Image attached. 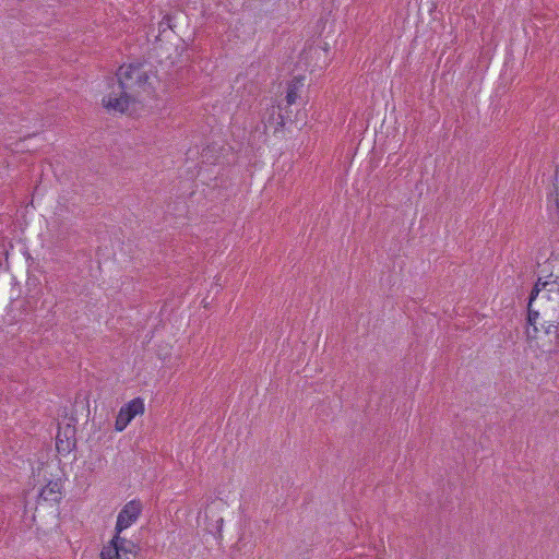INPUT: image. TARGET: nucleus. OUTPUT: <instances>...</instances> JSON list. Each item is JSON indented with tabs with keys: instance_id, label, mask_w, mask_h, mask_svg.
<instances>
[{
	"instance_id": "9b49d317",
	"label": "nucleus",
	"mask_w": 559,
	"mask_h": 559,
	"mask_svg": "<svg viewBox=\"0 0 559 559\" xmlns=\"http://www.w3.org/2000/svg\"><path fill=\"white\" fill-rule=\"evenodd\" d=\"M62 443H63V441L60 439V436L58 435L57 436V449H58V451L60 452V451L70 450V442L69 441H67V448H63Z\"/></svg>"
},
{
	"instance_id": "f257e3e1",
	"label": "nucleus",
	"mask_w": 559,
	"mask_h": 559,
	"mask_svg": "<svg viewBox=\"0 0 559 559\" xmlns=\"http://www.w3.org/2000/svg\"><path fill=\"white\" fill-rule=\"evenodd\" d=\"M150 72L151 66L146 62L136 61L121 66L116 73L117 84L103 98L104 107L121 114L128 112L135 103V95L150 85Z\"/></svg>"
},
{
	"instance_id": "ddd939ff",
	"label": "nucleus",
	"mask_w": 559,
	"mask_h": 559,
	"mask_svg": "<svg viewBox=\"0 0 559 559\" xmlns=\"http://www.w3.org/2000/svg\"><path fill=\"white\" fill-rule=\"evenodd\" d=\"M527 335H528V337H536V335H535V334H532V332L530 331V329L527 330Z\"/></svg>"
},
{
	"instance_id": "39448f33",
	"label": "nucleus",
	"mask_w": 559,
	"mask_h": 559,
	"mask_svg": "<svg viewBox=\"0 0 559 559\" xmlns=\"http://www.w3.org/2000/svg\"><path fill=\"white\" fill-rule=\"evenodd\" d=\"M143 412H144V403L140 397L134 399V400L130 401L129 403H127L119 411V414L117 416L116 424H115L116 430L122 431L138 414H142Z\"/></svg>"
},
{
	"instance_id": "1a4fd4ad",
	"label": "nucleus",
	"mask_w": 559,
	"mask_h": 559,
	"mask_svg": "<svg viewBox=\"0 0 559 559\" xmlns=\"http://www.w3.org/2000/svg\"><path fill=\"white\" fill-rule=\"evenodd\" d=\"M301 86H302L301 79H296V78L288 84L287 94L285 97L287 106L295 104V102L298 97V90Z\"/></svg>"
},
{
	"instance_id": "6e6552de",
	"label": "nucleus",
	"mask_w": 559,
	"mask_h": 559,
	"mask_svg": "<svg viewBox=\"0 0 559 559\" xmlns=\"http://www.w3.org/2000/svg\"><path fill=\"white\" fill-rule=\"evenodd\" d=\"M61 483L60 480H50L40 491L39 496L46 501L59 502L61 499Z\"/></svg>"
},
{
	"instance_id": "7ed1b4c3",
	"label": "nucleus",
	"mask_w": 559,
	"mask_h": 559,
	"mask_svg": "<svg viewBox=\"0 0 559 559\" xmlns=\"http://www.w3.org/2000/svg\"><path fill=\"white\" fill-rule=\"evenodd\" d=\"M141 551V547L116 532L110 545L103 548L100 552L102 559H120L122 556L130 559V556L136 558Z\"/></svg>"
},
{
	"instance_id": "9d476101",
	"label": "nucleus",
	"mask_w": 559,
	"mask_h": 559,
	"mask_svg": "<svg viewBox=\"0 0 559 559\" xmlns=\"http://www.w3.org/2000/svg\"><path fill=\"white\" fill-rule=\"evenodd\" d=\"M545 323H547V325L545 326V333L548 335L554 334L555 338L558 341L559 340V324H557L556 322H551L550 319H547L545 321Z\"/></svg>"
},
{
	"instance_id": "20e7f679",
	"label": "nucleus",
	"mask_w": 559,
	"mask_h": 559,
	"mask_svg": "<svg viewBox=\"0 0 559 559\" xmlns=\"http://www.w3.org/2000/svg\"><path fill=\"white\" fill-rule=\"evenodd\" d=\"M142 511V504L140 501L132 500L128 502L119 512L115 531L118 534H121L122 531L128 528L132 523H134L140 516Z\"/></svg>"
},
{
	"instance_id": "0eeeda50",
	"label": "nucleus",
	"mask_w": 559,
	"mask_h": 559,
	"mask_svg": "<svg viewBox=\"0 0 559 559\" xmlns=\"http://www.w3.org/2000/svg\"><path fill=\"white\" fill-rule=\"evenodd\" d=\"M287 118H289V116H284L281 107L277 109L272 107L267 112V117L264 119V126L265 128H273V133L276 134L284 128Z\"/></svg>"
},
{
	"instance_id": "f8f14e48",
	"label": "nucleus",
	"mask_w": 559,
	"mask_h": 559,
	"mask_svg": "<svg viewBox=\"0 0 559 559\" xmlns=\"http://www.w3.org/2000/svg\"><path fill=\"white\" fill-rule=\"evenodd\" d=\"M166 27H170V17L166 16L163 19V21L159 23V31H165Z\"/></svg>"
},
{
	"instance_id": "f03ea898",
	"label": "nucleus",
	"mask_w": 559,
	"mask_h": 559,
	"mask_svg": "<svg viewBox=\"0 0 559 559\" xmlns=\"http://www.w3.org/2000/svg\"><path fill=\"white\" fill-rule=\"evenodd\" d=\"M559 293V260H550L542 265L537 282L535 283L527 302V324L536 333L539 310L534 309V302L540 296L554 297Z\"/></svg>"
},
{
	"instance_id": "423d86ee",
	"label": "nucleus",
	"mask_w": 559,
	"mask_h": 559,
	"mask_svg": "<svg viewBox=\"0 0 559 559\" xmlns=\"http://www.w3.org/2000/svg\"><path fill=\"white\" fill-rule=\"evenodd\" d=\"M540 309L546 319L559 324V293L554 297L540 296Z\"/></svg>"
}]
</instances>
